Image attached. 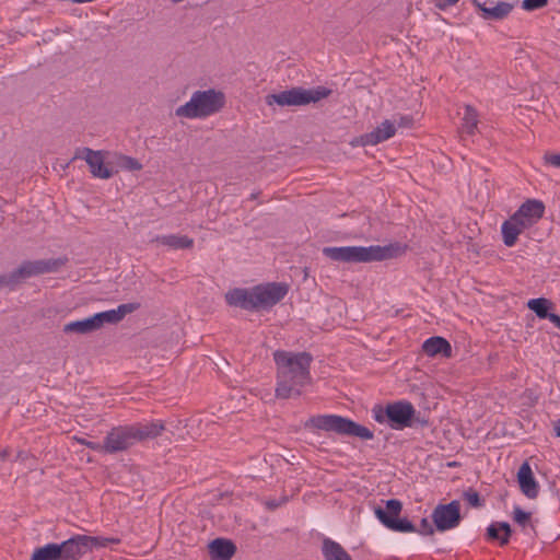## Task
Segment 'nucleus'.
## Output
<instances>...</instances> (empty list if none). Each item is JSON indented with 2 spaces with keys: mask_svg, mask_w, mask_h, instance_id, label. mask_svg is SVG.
<instances>
[{
  "mask_svg": "<svg viewBox=\"0 0 560 560\" xmlns=\"http://www.w3.org/2000/svg\"><path fill=\"white\" fill-rule=\"evenodd\" d=\"M277 365L276 396L281 399L296 397L302 388L312 383L311 364L313 357L308 352L277 350L273 353Z\"/></svg>",
  "mask_w": 560,
  "mask_h": 560,
  "instance_id": "1",
  "label": "nucleus"
},
{
  "mask_svg": "<svg viewBox=\"0 0 560 560\" xmlns=\"http://www.w3.org/2000/svg\"><path fill=\"white\" fill-rule=\"evenodd\" d=\"M165 430L161 420L114 427L104 439V454L125 452L139 442L156 439Z\"/></svg>",
  "mask_w": 560,
  "mask_h": 560,
  "instance_id": "2",
  "label": "nucleus"
},
{
  "mask_svg": "<svg viewBox=\"0 0 560 560\" xmlns=\"http://www.w3.org/2000/svg\"><path fill=\"white\" fill-rule=\"evenodd\" d=\"M288 293V285L282 282H268L252 289H233L225 294L229 305L246 311L269 310L278 304Z\"/></svg>",
  "mask_w": 560,
  "mask_h": 560,
  "instance_id": "3",
  "label": "nucleus"
},
{
  "mask_svg": "<svg viewBox=\"0 0 560 560\" xmlns=\"http://www.w3.org/2000/svg\"><path fill=\"white\" fill-rule=\"evenodd\" d=\"M406 249V245L395 242L384 246H327L322 249V253L334 261L359 264L393 259L404 255Z\"/></svg>",
  "mask_w": 560,
  "mask_h": 560,
  "instance_id": "4",
  "label": "nucleus"
},
{
  "mask_svg": "<svg viewBox=\"0 0 560 560\" xmlns=\"http://www.w3.org/2000/svg\"><path fill=\"white\" fill-rule=\"evenodd\" d=\"M226 103L225 94L215 89L195 91L190 100L176 108L177 117L207 118L221 112Z\"/></svg>",
  "mask_w": 560,
  "mask_h": 560,
  "instance_id": "5",
  "label": "nucleus"
},
{
  "mask_svg": "<svg viewBox=\"0 0 560 560\" xmlns=\"http://www.w3.org/2000/svg\"><path fill=\"white\" fill-rule=\"evenodd\" d=\"M306 429H317L326 432H334L345 436H355L361 440H372L373 431L353 420L337 415H318L307 419L304 423Z\"/></svg>",
  "mask_w": 560,
  "mask_h": 560,
  "instance_id": "6",
  "label": "nucleus"
},
{
  "mask_svg": "<svg viewBox=\"0 0 560 560\" xmlns=\"http://www.w3.org/2000/svg\"><path fill=\"white\" fill-rule=\"evenodd\" d=\"M373 418L378 423H386L394 430H402L410 428L415 422L427 425L425 420L416 418V409L410 401L398 400L387 404L385 407L381 405L374 406L372 409Z\"/></svg>",
  "mask_w": 560,
  "mask_h": 560,
  "instance_id": "7",
  "label": "nucleus"
},
{
  "mask_svg": "<svg viewBox=\"0 0 560 560\" xmlns=\"http://www.w3.org/2000/svg\"><path fill=\"white\" fill-rule=\"evenodd\" d=\"M332 91L326 86L318 85L311 89L294 86L278 93L268 94L265 98L268 106L301 107L316 104L330 96Z\"/></svg>",
  "mask_w": 560,
  "mask_h": 560,
  "instance_id": "8",
  "label": "nucleus"
},
{
  "mask_svg": "<svg viewBox=\"0 0 560 560\" xmlns=\"http://www.w3.org/2000/svg\"><path fill=\"white\" fill-rule=\"evenodd\" d=\"M118 538H102L88 535H75L59 544L61 560H79L82 556L97 547H106L109 542L118 544Z\"/></svg>",
  "mask_w": 560,
  "mask_h": 560,
  "instance_id": "9",
  "label": "nucleus"
},
{
  "mask_svg": "<svg viewBox=\"0 0 560 560\" xmlns=\"http://www.w3.org/2000/svg\"><path fill=\"white\" fill-rule=\"evenodd\" d=\"M401 510V502L397 499H390L386 501L385 509L377 506L374 513L386 528L398 533H413L416 526L407 518H399Z\"/></svg>",
  "mask_w": 560,
  "mask_h": 560,
  "instance_id": "10",
  "label": "nucleus"
},
{
  "mask_svg": "<svg viewBox=\"0 0 560 560\" xmlns=\"http://www.w3.org/2000/svg\"><path fill=\"white\" fill-rule=\"evenodd\" d=\"M68 262L67 257L39 259V260H25L16 269V276L19 282L22 283L24 280L44 275L57 272L62 266Z\"/></svg>",
  "mask_w": 560,
  "mask_h": 560,
  "instance_id": "11",
  "label": "nucleus"
},
{
  "mask_svg": "<svg viewBox=\"0 0 560 560\" xmlns=\"http://www.w3.org/2000/svg\"><path fill=\"white\" fill-rule=\"evenodd\" d=\"M84 160L90 167V172L94 177H98L102 179L110 178L114 173L118 171H113L109 165L112 162L105 163V152L104 151H94L90 148L83 147L78 148L74 152L73 160Z\"/></svg>",
  "mask_w": 560,
  "mask_h": 560,
  "instance_id": "12",
  "label": "nucleus"
},
{
  "mask_svg": "<svg viewBox=\"0 0 560 560\" xmlns=\"http://www.w3.org/2000/svg\"><path fill=\"white\" fill-rule=\"evenodd\" d=\"M431 517L439 532H445L457 527L462 521L459 501L453 500L447 504L436 505Z\"/></svg>",
  "mask_w": 560,
  "mask_h": 560,
  "instance_id": "13",
  "label": "nucleus"
},
{
  "mask_svg": "<svg viewBox=\"0 0 560 560\" xmlns=\"http://www.w3.org/2000/svg\"><path fill=\"white\" fill-rule=\"evenodd\" d=\"M545 213V205L540 200L529 199L525 201L512 215L521 228L525 230L536 224Z\"/></svg>",
  "mask_w": 560,
  "mask_h": 560,
  "instance_id": "14",
  "label": "nucleus"
},
{
  "mask_svg": "<svg viewBox=\"0 0 560 560\" xmlns=\"http://www.w3.org/2000/svg\"><path fill=\"white\" fill-rule=\"evenodd\" d=\"M140 308V303L120 304L115 310L100 312L91 316L96 330L101 329L105 324L115 325L124 319L127 314L133 313Z\"/></svg>",
  "mask_w": 560,
  "mask_h": 560,
  "instance_id": "15",
  "label": "nucleus"
},
{
  "mask_svg": "<svg viewBox=\"0 0 560 560\" xmlns=\"http://www.w3.org/2000/svg\"><path fill=\"white\" fill-rule=\"evenodd\" d=\"M472 4L481 12V18L488 21H501L513 10V4L505 1L488 0L479 2L471 0Z\"/></svg>",
  "mask_w": 560,
  "mask_h": 560,
  "instance_id": "16",
  "label": "nucleus"
},
{
  "mask_svg": "<svg viewBox=\"0 0 560 560\" xmlns=\"http://www.w3.org/2000/svg\"><path fill=\"white\" fill-rule=\"evenodd\" d=\"M517 481L521 491L528 498L535 499L538 495L539 486L533 475L532 468L527 462H524L517 472Z\"/></svg>",
  "mask_w": 560,
  "mask_h": 560,
  "instance_id": "17",
  "label": "nucleus"
},
{
  "mask_svg": "<svg viewBox=\"0 0 560 560\" xmlns=\"http://www.w3.org/2000/svg\"><path fill=\"white\" fill-rule=\"evenodd\" d=\"M395 125L389 120H385L373 131L361 136L360 143L362 145H375L389 139L395 135Z\"/></svg>",
  "mask_w": 560,
  "mask_h": 560,
  "instance_id": "18",
  "label": "nucleus"
},
{
  "mask_svg": "<svg viewBox=\"0 0 560 560\" xmlns=\"http://www.w3.org/2000/svg\"><path fill=\"white\" fill-rule=\"evenodd\" d=\"M423 352L429 357L441 354L444 358L452 357V346L443 337L434 336L427 339L422 345Z\"/></svg>",
  "mask_w": 560,
  "mask_h": 560,
  "instance_id": "19",
  "label": "nucleus"
},
{
  "mask_svg": "<svg viewBox=\"0 0 560 560\" xmlns=\"http://www.w3.org/2000/svg\"><path fill=\"white\" fill-rule=\"evenodd\" d=\"M212 560H230L236 552V546L229 539L217 538L209 545Z\"/></svg>",
  "mask_w": 560,
  "mask_h": 560,
  "instance_id": "20",
  "label": "nucleus"
},
{
  "mask_svg": "<svg viewBox=\"0 0 560 560\" xmlns=\"http://www.w3.org/2000/svg\"><path fill=\"white\" fill-rule=\"evenodd\" d=\"M151 242L162 244L172 249H187L194 246V240L187 235H156Z\"/></svg>",
  "mask_w": 560,
  "mask_h": 560,
  "instance_id": "21",
  "label": "nucleus"
},
{
  "mask_svg": "<svg viewBox=\"0 0 560 560\" xmlns=\"http://www.w3.org/2000/svg\"><path fill=\"white\" fill-rule=\"evenodd\" d=\"M511 535L512 529L506 522H494L487 528V538L489 540H499L501 546L509 544Z\"/></svg>",
  "mask_w": 560,
  "mask_h": 560,
  "instance_id": "22",
  "label": "nucleus"
},
{
  "mask_svg": "<svg viewBox=\"0 0 560 560\" xmlns=\"http://www.w3.org/2000/svg\"><path fill=\"white\" fill-rule=\"evenodd\" d=\"M322 552L325 560H352L346 549L330 538L323 540Z\"/></svg>",
  "mask_w": 560,
  "mask_h": 560,
  "instance_id": "23",
  "label": "nucleus"
},
{
  "mask_svg": "<svg viewBox=\"0 0 560 560\" xmlns=\"http://www.w3.org/2000/svg\"><path fill=\"white\" fill-rule=\"evenodd\" d=\"M524 228H521L516 221H513V218L511 217L509 220L504 221L501 228L502 236H503V243L512 247L515 245L518 235L524 231Z\"/></svg>",
  "mask_w": 560,
  "mask_h": 560,
  "instance_id": "24",
  "label": "nucleus"
},
{
  "mask_svg": "<svg viewBox=\"0 0 560 560\" xmlns=\"http://www.w3.org/2000/svg\"><path fill=\"white\" fill-rule=\"evenodd\" d=\"M527 307L533 311L536 316L540 319H549L551 315H556V313H550L549 310L553 307V303L546 298H537L532 299L527 302Z\"/></svg>",
  "mask_w": 560,
  "mask_h": 560,
  "instance_id": "25",
  "label": "nucleus"
},
{
  "mask_svg": "<svg viewBox=\"0 0 560 560\" xmlns=\"http://www.w3.org/2000/svg\"><path fill=\"white\" fill-rule=\"evenodd\" d=\"M59 544H47L43 547L36 548L31 557V560H61Z\"/></svg>",
  "mask_w": 560,
  "mask_h": 560,
  "instance_id": "26",
  "label": "nucleus"
},
{
  "mask_svg": "<svg viewBox=\"0 0 560 560\" xmlns=\"http://www.w3.org/2000/svg\"><path fill=\"white\" fill-rule=\"evenodd\" d=\"M62 331L65 334H75V335H88L96 331L94 324L91 317L70 322L63 325Z\"/></svg>",
  "mask_w": 560,
  "mask_h": 560,
  "instance_id": "27",
  "label": "nucleus"
},
{
  "mask_svg": "<svg viewBox=\"0 0 560 560\" xmlns=\"http://www.w3.org/2000/svg\"><path fill=\"white\" fill-rule=\"evenodd\" d=\"M462 120V133L472 136L478 126V114L476 109L470 105H466Z\"/></svg>",
  "mask_w": 560,
  "mask_h": 560,
  "instance_id": "28",
  "label": "nucleus"
},
{
  "mask_svg": "<svg viewBox=\"0 0 560 560\" xmlns=\"http://www.w3.org/2000/svg\"><path fill=\"white\" fill-rule=\"evenodd\" d=\"M115 164L126 171L142 170V164L137 159L124 154H115Z\"/></svg>",
  "mask_w": 560,
  "mask_h": 560,
  "instance_id": "29",
  "label": "nucleus"
},
{
  "mask_svg": "<svg viewBox=\"0 0 560 560\" xmlns=\"http://www.w3.org/2000/svg\"><path fill=\"white\" fill-rule=\"evenodd\" d=\"M19 284L20 282L15 269L10 273H0V289L8 288L14 290Z\"/></svg>",
  "mask_w": 560,
  "mask_h": 560,
  "instance_id": "30",
  "label": "nucleus"
},
{
  "mask_svg": "<svg viewBox=\"0 0 560 560\" xmlns=\"http://www.w3.org/2000/svg\"><path fill=\"white\" fill-rule=\"evenodd\" d=\"M463 498L472 508H481L485 505V500L481 499L479 493L472 488H469L466 491H464Z\"/></svg>",
  "mask_w": 560,
  "mask_h": 560,
  "instance_id": "31",
  "label": "nucleus"
},
{
  "mask_svg": "<svg viewBox=\"0 0 560 560\" xmlns=\"http://www.w3.org/2000/svg\"><path fill=\"white\" fill-rule=\"evenodd\" d=\"M513 520L518 525L525 527L530 521V513L523 511L520 506H515L513 510Z\"/></svg>",
  "mask_w": 560,
  "mask_h": 560,
  "instance_id": "32",
  "label": "nucleus"
},
{
  "mask_svg": "<svg viewBox=\"0 0 560 560\" xmlns=\"http://www.w3.org/2000/svg\"><path fill=\"white\" fill-rule=\"evenodd\" d=\"M548 4V0H523L522 8L525 11H535Z\"/></svg>",
  "mask_w": 560,
  "mask_h": 560,
  "instance_id": "33",
  "label": "nucleus"
},
{
  "mask_svg": "<svg viewBox=\"0 0 560 560\" xmlns=\"http://www.w3.org/2000/svg\"><path fill=\"white\" fill-rule=\"evenodd\" d=\"M415 532H418L421 535H433L434 534V527L429 522L428 518H422L421 522H420L419 528H416Z\"/></svg>",
  "mask_w": 560,
  "mask_h": 560,
  "instance_id": "34",
  "label": "nucleus"
},
{
  "mask_svg": "<svg viewBox=\"0 0 560 560\" xmlns=\"http://www.w3.org/2000/svg\"><path fill=\"white\" fill-rule=\"evenodd\" d=\"M544 161L546 164L560 168V154L546 153L544 155Z\"/></svg>",
  "mask_w": 560,
  "mask_h": 560,
  "instance_id": "35",
  "label": "nucleus"
},
{
  "mask_svg": "<svg viewBox=\"0 0 560 560\" xmlns=\"http://www.w3.org/2000/svg\"><path fill=\"white\" fill-rule=\"evenodd\" d=\"M78 442L95 452L104 454L103 443L91 442L85 439H78Z\"/></svg>",
  "mask_w": 560,
  "mask_h": 560,
  "instance_id": "36",
  "label": "nucleus"
},
{
  "mask_svg": "<svg viewBox=\"0 0 560 560\" xmlns=\"http://www.w3.org/2000/svg\"><path fill=\"white\" fill-rule=\"evenodd\" d=\"M459 0H434V5L440 10H446L447 8L455 5Z\"/></svg>",
  "mask_w": 560,
  "mask_h": 560,
  "instance_id": "37",
  "label": "nucleus"
},
{
  "mask_svg": "<svg viewBox=\"0 0 560 560\" xmlns=\"http://www.w3.org/2000/svg\"><path fill=\"white\" fill-rule=\"evenodd\" d=\"M550 322L560 329V316L558 314L551 315Z\"/></svg>",
  "mask_w": 560,
  "mask_h": 560,
  "instance_id": "38",
  "label": "nucleus"
},
{
  "mask_svg": "<svg viewBox=\"0 0 560 560\" xmlns=\"http://www.w3.org/2000/svg\"><path fill=\"white\" fill-rule=\"evenodd\" d=\"M267 506L269 509L273 510V509H277L279 506V504L275 501H269V502H267Z\"/></svg>",
  "mask_w": 560,
  "mask_h": 560,
  "instance_id": "39",
  "label": "nucleus"
},
{
  "mask_svg": "<svg viewBox=\"0 0 560 560\" xmlns=\"http://www.w3.org/2000/svg\"><path fill=\"white\" fill-rule=\"evenodd\" d=\"M556 436H560V420L555 425Z\"/></svg>",
  "mask_w": 560,
  "mask_h": 560,
  "instance_id": "40",
  "label": "nucleus"
},
{
  "mask_svg": "<svg viewBox=\"0 0 560 560\" xmlns=\"http://www.w3.org/2000/svg\"><path fill=\"white\" fill-rule=\"evenodd\" d=\"M457 464L454 462V463H451L450 466L452 467H455Z\"/></svg>",
  "mask_w": 560,
  "mask_h": 560,
  "instance_id": "41",
  "label": "nucleus"
}]
</instances>
